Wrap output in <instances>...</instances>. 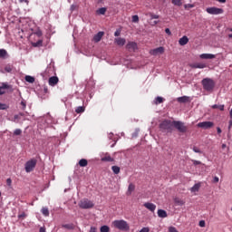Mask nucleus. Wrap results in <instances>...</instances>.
Wrapping results in <instances>:
<instances>
[{
	"label": "nucleus",
	"mask_w": 232,
	"mask_h": 232,
	"mask_svg": "<svg viewBox=\"0 0 232 232\" xmlns=\"http://www.w3.org/2000/svg\"><path fill=\"white\" fill-rule=\"evenodd\" d=\"M201 84L206 92H213L215 90V81L211 78H204L201 81Z\"/></svg>",
	"instance_id": "nucleus-1"
},
{
	"label": "nucleus",
	"mask_w": 232,
	"mask_h": 232,
	"mask_svg": "<svg viewBox=\"0 0 232 232\" xmlns=\"http://www.w3.org/2000/svg\"><path fill=\"white\" fill-rule=\"evenodd\" d=\"M112 226L116 229H120V231H128L130 229V225L124 219L114 220Z\"/></svg>",
	"instance_id": "nucleus-2"
},
{
	"label": "nucleus",
	"mask_w": 232,
	"mask_h": 232,
	"mask_svg": "<svg viewBox=\"0 0 232 232\" xmlns=\"http://www.w3.org/2000/svg\"><path fill=\"white\" fill-rule=\"evenodd\" d=\"M78 206L79 208H81V209H92L94 208L95 203H93V201L88 198H83L80 200V202L78 203Z\"/></svg>",
	"instance_id": "nucleus-3"
},
{
	"label": "nucleus",
	"mask_w": 232,
	"mask_h": 232,
	"mask_svg": "<svg viewBox=\"0 0 232 232\" xmlns=\"http://www.w3.org/2000/svg\"><path fill=\"white\" fill-rule=\"evenodd\" d=\"M173 128V122L169 120H165L160 124V130L161 131H171Z\"/></svg>",
	"instance_id": "nucleus-4"
},
{
	"label": "nucleus",
	"mask_w": 232,
	"mask_h": 232,
	"mask_svg": "<svg viewBox=\"0 0 232 232\" xmlns=\"http://www.w3.org/2000/svg\"><path fill=\"white\" fill-rule=\"evenodd\" d=\"M35 166H37V160L32 159L25 163V171L26 173H32L33 169H35Z\"/></svg>",
	"instance_id": "nucleus-5"
},
{
	"label": "nucleus",
	"mask_w": 232,
	"mask_h": 232,
	"mask_svg": "<svg viewBox=\"0 0 232 232\" xmlns=\"http://www.w3.org/2000/svg\"><path fill=\"white\" fill-rule=\"evenodd\" d=\"M206 12L210 15H220L221 14H224V9L213 6L208 7L206 9Z\"/></svg>",
	"instance_id": "nucleus-6"
},
{
	"label": "nucleus",
	"mask_w": 232,
	"mask_h": 232,
	"mask_svg": "<svg viewBox=\"0 0 232 232\" xmlns=\"http://www.w3.org/2000/svg\"><path fill=\"white\" fill-rule=\"evenodd\" d=\"M173 126L180 133H186V131H188V127L186 125H184V122H182V121H173Z\"/></svg>",
	"instance_id": "nucleus-7"
},
{
	"label": "nucleus",
	"mask_w": 232,
	"mask_h": 232,
	"mask_svg": "<svg viewBox=\"0 0 232 232\" xmlns=\"http://www.w3.org/2000/svg\"><path fill=\"white\" fill-rule=\"evenodd\" d=\"M215 126L213 121H202L198 123V128H202V130H211Z\"/></svg>",
	"instance_id": "nucleus-8"
},
{
	"label": "nucleus",
	"mask_w": 232,
	"mask_h": 232,
	"mask_svg": "<svg viewBox=\"0 0 232 232\" xmlns=\"http://www.w3.org/2000/svg\"><path fill=\"white\" fill-rule=\"evenodd\" d=\"M164 47H158L150 51V55H162L164 53Z\"/></svg>",
	"instance_id": "nucleus-9"
},
{
	"label": "nucleus",
	"mask_w": 232,
	"mask_h": 232,
	"mask_svg": "<svg viewBox=\"0 0 232 232\" xmlns=\"http://www.w3.org/2000/svg\"><path fill=\"white\" fill-rule=\"evenodd\" d=\"M101 160L102 162H114L115 159H113L111 155H110V153L107 152L102 156Z\"/></svg>",
	"instance_id": "nucleus-10"
},
{
	"label": "nucleus",
	"mask_w": 232,
	"mask_h": 232,
	"mask_svg": "<svg viewBox=\"0 0 232 232\" xmlns=\"http://www.w3.org/2000/svg\"><path fill=\"white\" fill-rule=\"evenodd\" d=\"M143 206L146 208V209H149V211H151L152 213L155 212V209H157V205L153 203L146 202L143 204Z\"/></svg>",
	"instance_id": "nucleus-11"
},
{
	"label": "nucleus",
	"mask_w": 232,
	"mask_h": 232,
	"mask_svg": "<svg viewBox=\"0 0 232 232\" xmlns=\"http://www.w3.org/2000/svg\"><path fill=\"white\" fill-rule=\"evenodd\" d=\"M177 101L180 103V104H186L187 102H191V99L189 98V96H181L177 98Z\"/></svg>",
	"instance_id": "nucleus-12"
},
{
	"label": "nucleus",
	"mask_w": 232,
	"mask_h": 232,
	"mask_svg": "<svg viewBox=\"0 0 232 232\" xmlns=\"http://www.w3.org/2000/svg\"><path fill=\"white\" fill-rule=\"evenodd\" d=\"M103 36H104V32L100 31L97 34L93 36L94 43H100V41L102 39Z\"/></svg>",
	"instance_id": "nucleus-13"
},
{
	"label": "nucleus",
	"mask_w": 232,
	"mask_h": 232,
	"mask_svg": "<svg viewBox=\"0 0 232 232\" xmlns=\"http://www.w3.org/2000/svg\"><path fill=\"white\" fill-rule=\"evenodd\" d=\"M59 82V78L57 76H53L49 78V85L50 86H56Z\"/></svg>",
	"instance_id": "nucleus-14"
},
{
	"label": "nucleus",
	"mask_w": 232,
	"mask_h": 232,
	"mask_svg": "<svg viewBox=\"0 0 232 232\" xmlns=\"http://www.w3.org/2000/svg\"><path fill=\"white\" fill-rule=\"evenodd\" d=\"M114 43L117 44L118 46H124L126 44V39L124 38H115Z\"/></svg>",
	"instance_id": "nucleus-15"
},
{
	"label": "nucleus",
	"mask_w": 232,
	"mask_h": 232,
	"mask_svg": "<svg viewBox=\"0 0 232 232\" xmlns=\"http://www.w3.org/2000/svg\"><path fill=\"white\" fill-rule=\"evenodd\" d=\"M127 50L135 51L137 50V44L135 42H129L126 45Z\"/></svg>",
	"instance_id": "nucleus-16"
},
{
	"label": "nucleus",
	"mask_w": 232,
	"mask_h": 232,
	"mask_svg": "<svg viewBox=\"0 0 232 232\" xmlns=\"http://www.w3.org/2000/svg\"><path fill=\"white\" fill-rule=\"evenodd\" d=\"M188 43H189V38H188V36H182L179 40V44H180V46H186V44H188Z\"/></svg>",
	"instance_id": "nucleus-17"
},
{
	"label": "nucleus",
	"mask_w": 232,
	"mask_h": 232,
	"mask_svg": "<svg viewBox=\"0 0 232 232\" xmlns=\"http://www.w3.org/2000/svg\"><path fill=\"white\" fill-rule=\"evenodd\" d=\"M158 217H160V218H166L168 217V212H166L164 209H159Z\"/></svg>",
	"instance_id": "nucleus-18"
},
{
	"label": "nucleus",
	"mask_w": 232,
	"mask_h": 232,
	"mask_svg": "<svg viewBox=\"0 0 232 232\" xmlns=\"http://www.w3.org/2000/svg\"><path fill=\"white\" fill-rule=\"evenodd\" d=\"M200 59H215V54L211 53H202L200 54Z\"/></svg>",
	"instance_id": "nucleus-19"
},
{
	"label": "nucleus",
	"mask_w": 232,
	"mask_h": 232,
	"mask_svg": "<svg viewBox=\"0 0 232 232\" xmlns=\"http://www.w3.org/2000/svg\"><path fill=\"white\" fill-rule=\"evenodd\" d=\"M174 203L176 206H184L186 204V202L182 200L180 198H175Z\"/></svg>",
	"instance_id": "nucleus-20"
},
{
	"label": "nucleus",
	"mask_w": 232,
	"mask_h": 232,
	"mask_svg": "<svg viewBox=\"0 0 232 232\" xmlns=\"http://www.w3.org/2000/svg\"><path fill=\"white\" fill-rule=\"evenodd\" d=\"M135 191V185L133 183H130L128 187L127 195H131Z\"/></svg>",
	"instance_id": "nucleus-21"
},
{
	"label": "nucleus",
	"mask_w": 232,
	"mask_h": 232,
	"mask_svg": "<svg viewBox=\"0 0 232 232\" xmlns=\"http://www.w3.org/2000/svg\"><path fill=\"white\" fill-rule=\"evenodd\" d=\"M79 166H81V168H86V166H88V160L86 159L80 160Z\"/></svg>",
	"instance_id": "nucleus-22"
},
{
	"label": "nucleus",
	"mask_w": 232,
	"mask_h": 232,
	"mask_svg": "<svg viewBox=\"0 0 232 232\" xmlns=\"http://www.w3.org/2000/svg\"><path fill=\"white\" fill-rule=\"evenodd\" d=\"M41 211L44 217H50V210L48 208L44 207Z\"/></svg>",
	"instance_id": "nucleus-23"
},
{
	"label": "nucleus",
	"mask_w": 232,
	"mask_h": 232,
	"mask_svg": "<svg viewBox=\"0 0 232 232\" xmlns=\"http://www.w3.org/2000/svg\"><path fill=\"white\" fill-rule=\"evenodd\" d=\"M198 189H200V184L197 183L190 188V191L191 193H197Z\"/></svg>",
	"instance_id": "nucleus-24"
},
{
	"label": "nucleus",
	"mask_w": 232,
	"mask_h": 232,
	"mask_svg": "<svg viewBox=\"0 0 232 232\" xmlns=\"http://www.w3.org/2000/svg\"><path fill=\"white\" fill-rule=\"evenodd\" d=\"M111 169L114 175H119L121 173V168L119 166H112Z\"/></svg>",
	"instance_id": "nucleus-25"
},
{
	"label": "nucleus",
	"mask_w": 232,
	"mask_h": 232,
	"mask_svg": "<svg viewBox=\"0 0 232 232\" xmlns=\"http://www.w3.org/2000/svg\"><path fill=\"white\" fill-rule=\"evenodd\" d=\"M85 111H86V107L84 106H79L75 109V111L77 113H84Z\"/></svg>",
	"instance_id": "nucleus-26"
},
{
	"label": "nucleus",
	"mask_w": 232,
	"mask_h": 232,
	"mask_svg": "<svg viewBox=\"0 0 232 232\" xmlns=\"http://www.w3.org/2000/svg\"><path fill=\"white\" fill-rule=\"evenodd\" d=\"M14 70V65H11V64H7L5 65V71L7 72V73H12V71Z\"/></svg>",
	"instance_id": "nucleus-27"
},
{
	"label": "nucleus",
	"mask_w": 232,
	"mask_h": 232,
	"mask_svg": "<svg viewBox=\"0 0 232 232\" xmlns=\"http://www.w3.org/2000/svg\"><path fill=\"white\" fill-rule=\"evenodd\" d=\"M26 82L34 83L35 82V78L34 76L27 75L25 76Z\"/></svg>",
	"instance_id": "nucleus-28"
},
{
	"label": "nucleus",
	"mask_w": 232,
	"mask_h": 232,
	"mask_svg": "<svg viewBox=\"0 0 232 232\" xmlns=\"http://www.w3.org/2000/svg\"><path fill=\"white\" fill-rule=\"evenodd\" d=\"M6 55H8V53L6 52V50L0 49V58L5 59V57H6Z\"/></svg>",
	"instance_id": "nucleus-29"
},
{
	"label": "nucleus",
	"mask_w": 232,
	"mask_h": 232,
	"mask_svg": "<svg viewBox=\"0 0 232 232\" xmlns=\"http://www.w3.org/2000/svg\"><path fill=\"white\" fill-rule=\"evenodd\" d=\"M171 3L174 6H182V0H171Z\"/></svg>",
	"instance_id": "nucleus-30"
},
{
	"label": "nucleus",
	"mask_w": 232,
	"mask_h": 232,
	"mask_svg": "<svg viewBox=\"0 0 232 232\" xmlns=\"http://www.w3.org/2000/svg\"><path fill=\"white\" fill-rule=\"evenodd\" d=\"M162 102H164V98L160 97V96H158L156 99H155V104H162Z\"/></svg>",
	"instance_id": "nucleus-31"
},
{
	"label": "nucleus",
	"mask_w": 232,
	"mask_h": 232,
	"mask_svg": "<svg viewBox=\"0 0 232 232\" xmlns=\"http://www.w3.org/2000/svg\"><path fill=\"white\" fill-rule=\"evenodd\" d=\"M100 231L101 232H110V227L104 225V226H102L101 228H100Z\"/></svg>",
	"instance_id": "nucleus-32"
},
{
	"label": "nucleus",
	"mask_w": 232,
	"mask_h": 232,
	"mask_svg": "<svg viewBox=\"0 0 232 232\" xmlns=\"http://www.w3.org/2000/svg\"><path fill=\"white\" fill-rule=\"evenodd\" d=\"M97 14H99L100 15H104V14H106V7H102L98 9Z\"/></svg>",
	"instance_id": "nucleus-33"
},
{
	"label": "nucleus",
	"mask_w": 232,
	"mask_h": 232,
	"mask_svg": "<svg viewBox=\"0 0 232 232\" xmlns=\"http://www.w3.org/2000/svg\"><path fill=\"white\" fill-rule=\"evenodd\" d=\"M212 108L214 109V110H220V111H224V105H218V104H215V105H213L212 106Z\"/></svg>",
	"instance_id": "nucleus-34"
},
{
	"label": "nucleus",
	"mask_w": 232,
	"mask_h": 232,
	"mask_svg": "<svg viewBox=\"0 0 232 232\" xmlns=\"http://www.w3.org/2000/svg\"><path fill=\"white\" fill-rule=\"evenodd\" d=\"M4 91L5 90H10V88H11V86L10 85H8L7 83H5V82H3L2 83V86H0Z\"/></svg>",
	"instance_id": "nucleus-35"
},
{
	"label": "nucleus",
	"mask_w": 232,
	"mask_h": 232,
	"mask_svg": "<svg viewBox=\"0 0 232 232\" xmlns=\"http://www.w3.org/2000/svg\"><path fill=\"white\" fill-rule=\"evenodd\" d=\"M229 115H230V121H229V124H228V130H231V128H232V109L230 110Z\"/></svg>",
	"instance_id": "nucleus-36"
},
{
	"label": "nucleus",
	"mask_w": 232,
	"mask_h": 232,
	"mask_svg": "<svg viewBox=\"0 0 232 232\" xmlns=\"http://www.w3.org/2000/svg\"><path fill=\"white\" fill-rule=\"evenodd\" d=\"M63 227H64L65 229H73V226L72 224L63 225Z\"/></svg>",
	"instance_id": "nucleus-37"
},
{
	"label": "nucleus",
	"mask_w": 232,
	"mask_h": 232,
	"mask_svg": "<svg viewBox=\"0 0 232 232\" xmlns=\"http://www.w3.org/2000/svg\"><path fill=\"white\" fill-rule=\"evenodd\" d=\"M0 110H8V105L0 102Z\"/></svg>",
	"instance_id": "nucleus-38"
},
{
	"label": "nucleus",
	"mask_w": 232,
	"mask_h": 232,
	"mask_svg": "<svg viewBox=\"0 0 232 232\" xmlns=\"http://www.w3.org/2000/svg\"><path fill=\"white\" fill-rule=\"evenodd\" d=\"M139 22V15L135 14L132 15V23H138Z\"/></svg>",
	"instance_id": "nucleus-39"
},
{
	"label": "nucleus",
	"mask_w": 232,
	"mask_h": 232,
	"mask_svg": "<svg viewBox=\"0 0 232 232\" xmlns=\"http://www.w3.org/2000/svg\"><path fill=\"white\" fill-rule=\"evenodd\" d=\"M21 133H23V130H21V129H16V130L14 131V135H21Z\"/></svg>",
	"instance_id": "nucleus-40"
},
{
	"label": "nucleus",
	"mask_w": 232,
	"mask_h": 232,
	"mask_svg": "<svg viewBox=\"0 0 232 232\" xmlns=\"http://www.w3.org/2000/svg\"><path fill=\"white\" fill-rule=\"evenodd\" d=\"M21 106H22V110H26V102L24 100L21 102Z\"/></svg>",
	"instance_id": "nucleus-41"
},
{
	"label": "nucleus",
	"mask_w": 232,
	"mask_h": 232,
	"mask_svg": "<svg viewBox=\"0 0 232 232\" xmlns=\"http://www.w3.org/2000/svg\"><path fill=\"white\" fill-rule=\"evenodd\" d=\"M192 162H193L194 166H200V164H202L201 161L197 160H193Z\"/></svg>",
	"instance_id": "nucleus-42"
},
{
	"label": "nucleus",
	"mask_w": 232,
	"mask_h": 232,
	"mask_svg": "<svg viewBox=\"0 0 232 232\" xmlns=\"http://www.w3.org/2000/svg\"><path fill=\"white\" fill-rule=\"evenodd\" d=\"M193 151L195 153H202V150H200V149H198V147H193Z\"/></svg>",
	"instance_id": "nucleus-43"
},
{
	"label": "nucleus",
	"mask_w": 232,
	"mask_h": 232,
	"mask_svg": "<svg viewBox=\"0 0 232 232\" xmlns=\"http://www.w3.org/2000/svg\"><path fill=\"white\" fill-rule=\"evenodd\" d=\"M198 226H199V227H206V221H204V220L199 221Z\"/></svg>",
	"instance_id": "nucleus-44"
},
{
	"label": "nucleus",
	"mask_w": 232,
	"mask_h": 232,
	"mask_svg": "<svg viewBox=\"0 0 232 232\" xmlns=\"http://www.w3.org/2000/svg\"><path fill=\"white\" fill-rule=\"evenodd\" d=\"M169 232H179V230H177V228L174 227H169Z\"/></svg>",
	"instance_id": "nucleus-45"
},
{
	"label": "nucleus",
	"mask_w": 232,
	"mask_h": 232,
	"mask_svg": "<svg viewBox=\"0 0 232 232\" xmlns=\"http://www.w3.org/2000/svg\"><path fill=\"white\" fill-rule=\"evenodd\" d=\"M159 14H150V19H159Z\"/></svg>",
	"instance_id": "nucleus-46"
},
{
	"label": "nucleus",
	"mask_w": 232,
	"mask_h": 232,
	"mask_svg": "<svg viewBox=\"0 0 232 232\" xmlns=\"http://www.w3.org/2000/svg\"><path fill=\"white\" fill-rule=\"evenodd\" d=\"M26 218V214L24 212H23L18 216V218Z\"/></svg>",
	"instance_id": "nucleus-47"
},
{
	"label": "nucleus",
	"mask_w": 232,
	"mask_h": 232,
	"mask_svg": "<svg viewBox=\"0 0 232 232\" xmlns=\"http://www.w3.org/2000/svg\"><path fill=\"white\" fill-rule=\"evenodd\" d=\"M140 232H150L149 227H143L142 229L140 230Z\"/></svg>",
	"instance_id": "nucleus-48"
},
{
	"label": "nucleus",
	"mask_w": 232,
	"mask_h": 232,
	"mask_svg": "<svg viewBox=\"0 0 232 232\" xmlns=\"http://www.w3.org/2000/svg\"><path fill=\"white\" fill-rule=\"evenodd\" d=\"M219 180H220V179H218V177L215 176V177H214V179H213V182H214L215 184H217Z\"/></svg>",
	"instance_id": "nucleus-49"
},
{
	"label": "nucleus",
	"mask_w": 232,
	"mask_h": 232,
	"mask_svg": "<svg viewBox=\"0 0 232 232\" xmlns=\"http://www.w3.org/2000/svg\"><path fill=\"white\" fill-rule=\"evenodd\" d=\"M89 232H97V227H91Z\"/></svg>",
	"instance_id": "nucleus-50"
},
{
	"label": "nucleus",
	"mask_w": 232,
	"mask_h": 232,
	"mask_svg": "<svg viewBox=\"0 0 232 232\" xmlns=\"http://www.w3.org/2000/svg\"><path fill=\"white\" fill-rule=\"evenodd\" d=\"M6 184H7V186H12V179H7Z\"/></svg>",
	"instance_id": "nucleus-51"
},
{
	"label": "nucleus",
	"mask_w": 232,
	"mask_h": 232,
	"mask_svg": "<svg viewBox=\"0 0 232 232\" xmlns=\"http://www.w3.org/2000/svg\"><path fill=\"white\" fill-rule=\"evenodd\" d=\"M76 8H77V5H71V12L75 11V10H76Z\"/></svg>",
	"instance_id": "nucleus-52"
},
{
	"label": "nucleus",
	"mask_w": 232,
	"mask_h": 232,
	"mask_svg": "<svg viewBox=\"0 0 232 232\" xmlns=\"http://www.w3.org/2000/svg\"><path fill=\"white\" fill-rule=\"evenodd\" d=\"M119 35H121V31H120V30H117V31L114 33V36H115V37H119Z\"/></svg>",
	"instance_id": "nucleus-53"
},
{
	"label": "nucleus",
	"mask_w": 232,
	"mask_h": 232,
	"mask_svg": "<svg viewBox=\"0 0 232 232\" xmlns=\"http://www.w3.org/2000/svg\"><path fill=\"white\" fill-rule=\"evenodd\" d=\"M165 33H166L168 35H171V31L169 30V28H166V29H165Z\"/></svg>",
	"instance_id": "nucleus-54"
},
{
	"label": "nucleus",
	"mask_w": 232,
	"mask_h": 232,
	"mask_svg": "<svg viewBox=\"0 0 232 232\" xmlns=\"http://www.w3.org/2000/svg\"><path fill=\"white\" fill-rule=\"evenodd\" d=\"M19 1V3H25V5H29V3H30V1H28V0H18Z\"/></svg>",
	"instance_id": "nucleus-55"
},
{
	"label": "nucleus",
	"mask_w": 232,
	"mask_h": 232,
	"mask_svg": "<svg viewBox=\"0 0 232 232\" xmlns=\"http://www.w3.org/2000/svg\"><path fill=\"white\" fill-rule=\"evenodd\" d=\"M39 232H46V227H41Z\"/></svg>",
	"instance_id": "nucleus-56"
},
{
	"label": "nucleus",
	"mask_w": 232,
	"mask_h": 232,
	"mask_svg": "<svg viewBox=\"0 0 232 232\" xmlns=\"http://www.w3.org/2000/svg\"><path fill=\"white\" fill-rule=\"evenodd\" d=\"M6 92L0 87V95H5Z\"/></svg>",
	"instance_id": "nucleus-57"
},
{
	"label": "nucleus",
	"mask_w": 232,
	"mask_h": 232,
	"mask_svg": "<svg viewBox=\"0 0 232 232\" xmlns=\"http://www.w3.org/2000/svg\"><path fill=\"white\" fill-rule=\"evenodd\" d=\"M217 131H218V135H220V133H222V129H220V127H218Z\"/></svg>",
	"instance_id": "nucleus-58"
},
{
	"label": "nucleus",
	"mask_w": 232,
	"mask_h": 232,
	"mask_svg": "<svg viewBox=\"0 0 232 232\" xmlns=\"http://www.w3.org/2000/svg\"><path fill=\"white\" fill-rule=\"evenodd\" d=\"M205 66L204 65H202V64H198L197 66H196V68H204Z\"/></svg>",
	"instance_id": "nucleus-59"
},
{
	"label": "nucleus",
	"mask_w": 232,
	"mask_h": 232,
	"mask_svg": "<svg viewBox=\"0 0 232 232\" xmlns=\"http://www.w3.org/2000/svg\"><path fill=\"white\" fill-rule=\"evenodd\" d=\"M221 148H222V150H225V148H227V145L225 143H223Z\"/></svg>",
	"instance_id": "nucleus-60"
},
{
	"label": "nucleus",
	"mask_w": 232,
	"mask_h": 232,
	"mask_svg": "<svg viewBox=\"0 0 232 232\" xmlns=\"http://www.w3.org/2000/svg\"><path fill=\"white\" fill-rule=\"evenodd\" d=\"M229 39H232V34H228Z\"/></svg>",
	"instance_id": "nucleus-61"
},
{
	"label": "nucleus",
	"mask_w": 232,
	"mask_h": 232,
	"mask_svg": "<svg viewBox=\"0 0 232 232\" xmlns=\"http://www.w3.org/2000/svg\"><path fill=\"white\" fill-rule=\"evenodd\" d=\"M188 8H193V5H188Z\"/></svg>",
	"instance_id": "nucleus-62"
},
{
	"label": "nucleus",
	"mask_w": 232,
	"mask_h": 232,
	"mask_svg": "<svg viewBox=\"0 0 232 232\" xmlns=\"http://www.w3.org/2000/svg\"><path fill=\"white\" fill-rule=\"evenodd\" d=\"M158 23H159V22L155 21V22H154V24H158Z\"/></svg>",
	"instance_id": "nucleus-63"
},
{
	"label": "nucleus",
	"mask_w": 232,
	"mask_h": 232,
	"mask_svg": "<svg viewBox=\"0 0 232 232\" xmlns=\"http://www.w3.org/2000/svg\"><path fill=\"white\" fill-rule=\"evenodd\" d=\"M20 115H22V116H23L24 114H23V113H20Z\"/></svg>",
	"instance_id": "nucleus-64"
}]
</instances>
